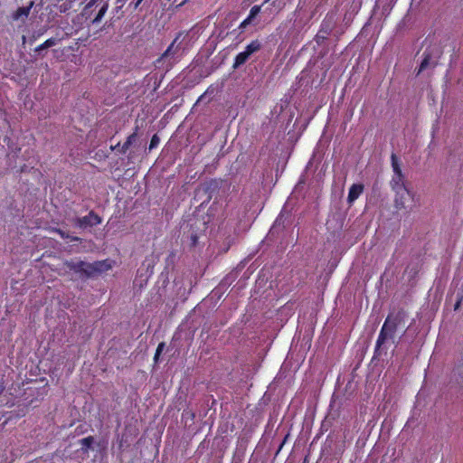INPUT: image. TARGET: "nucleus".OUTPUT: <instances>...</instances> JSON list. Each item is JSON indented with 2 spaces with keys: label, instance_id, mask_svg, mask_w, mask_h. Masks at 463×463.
<instances>
[{
  "label": "nucleus",
  "instance_id": "f257e3e1",
  "mask_svg": "<svg viewBox=\"0 0 463 463\" xmlns=\"http://www.w3.org/2000/svg\"><path fill=\"white\" fill-rule=\"evenodd\" d=\"M0 378V408L10 409L2 411V417H5L3 425L8 421L20 419L27 414L30 406L46 394V378Z\"/></svg>",
  "mask_w": 463,
  "mask_h": 463
},
{
  "label": "nucleus",
  "instance_id": "f03ea898",
  "mask_svg": "<svg viewBox=\"0 0 463 463\" xmlns=\"http://www.w3.org/2000/svg\"><path fill=\"white\" fill-rule=\"evenodd\" d=\"M65 266L75 272L81 279L94 278L109 270L112 266L109 260H97L88 263L83 260H70L65 261Z\"/></svg>",
  "mask_w": 463,
  "mask_h": 463
},
{
  "label": "nucleus",
  "instance_id": "7ed1b4c3",
  "mask_svg": "<svg viewBox=\"0 0 463 463\" xmlns=\"http://www.w3.org/2000/svg\"><path fill=\"white\" fill-rule=\"evenodd\" d=\"M400 320L397 317L388 316L378 335V350L387 341L394 343L397 326Z\"/></svg>",
  "mask_w": 463,
  "mask_h": 463
},
{
  "label": "nucleus",
  "instance_id": "20e7f679",
  "mask_svg": "<svg viewBox=\"0 0 463 463\" xmlns=\"http://www.w3.org/2000/svg\"><path fill=\"white\" fill-rule=\"evenodd\" d=\"M205 222H200L195 221L190 224V228L187 232H184V240L188 244L190 249L195 248L200 242V239L205 236Z\"/></svg>",
  "mask_w": 463,
  "mask_h": 463
},
{
  "label": "nucleus",
  "instance_id": "39448f33",
  "mask_svg": "<svg viewBox=\"0 0 463 463\" xmlns=\"http://www.w3.org/2000/svg\"><path fill=\"white\" fill-rule=\"evenodd\" d=\"M391 159H392V170H393V176L390 183L393 192L399 191V190H403V194H404L405 189H407V187L405 185V181H404L405 178L402 172L399 159L394 153L392 154Z\"/></svg>",
  "mask_w": 463,
  "mask_h": 463
},
{
  "label": "nucleus",
  "instance_id": "423d86ee",
  "mask_svg": "<svg viewBox=\"0 0 463 463\" xmlns=\"http://www.w3.org/2000/svg\"><path fill=\"white\" fill-rule=\"evenodd\" d=\"M101 222L102 218L94 211H90L87 215L76 218L74 221V225L80 229H86L88 227L97 226L100 224Z\"/></svg>",
  "mask_w": 463,
  "mask_h": 463
},
{
  "label": "nucleus",
  "instance_id": "0eeeda50",
  "mask_svg": "<svg viewBox=\"0 0 463 463\" xmlns=\"http://www.w3.org/2000/svg\"><path fill=\"white\" fill-rule=\"evenodd\" d=\"M240 365L243 373L254 374L258 372L260 363L254 356L249 355L240 360Z\"/></svg>",
  "mask_w": 463,
  "mask_h": 463
},
{
  "label": "nucleus",
  "instance_id": "6e6552de",
  "mask_svg": "<svg viewBox=\"0 0 463 463\" xmlns=\"http://www.w3.org/2000/svg\"><path fill=\"white\" fill-rule=\"evenodd\" d=\"M395 198L394 203L395 207L398 210L405 208V203L407 201L411 199V194L408 189H405V193L403 194V190L395 191Z\"/></svg>",
  "mask_w": 463,
  "mask_h": 463
},
{
  "label": "nucleus",
  "instance_id": "1a4fd4ad",
  "mask_svg": "<svg viewBox=\"0 0 463 463\" xmlns=\"http://www.w3.org/2000/svg\"><path fill=\"white\" fill-rule=\"evenodd\" d=\"M34 5L33 1H31L27 6L18 7L13 14L12 19L14 21L24 20L26 19Z\"/></svg>",
  "mask_w": 463,
  "mask_h": 463
},
{
  "label": "nucleus",
  "instance_id": "9d476101",
  "mask_svg": "<svg viewBox=\"0 0 463 463\" xmlns=\"http://www.w3.org/2000/svg\"><path fill=\"white\" fill-rule=\"evenodd\" d=\"M138 134V127L135 128L134 132L127 137V140L121 146L119 153L126 154L128 148L137 141Z\"/></svg>",
  "mask_w": 463,
  "mask_h": 463
},
{
  "label": "nucleus",
  "instance_id": "9b49d317",
  "mask_svg": "<svg viewBox=\"0 0 463 463\" xmlns=\"http://www.w3.org/2000/svg\"><path fill=\"white\" fill-rule=\"evenodd\" d=\"M362 192H363V185L353 184L349 189L348 201L350 203L354 202V200H356L359 197V195L361 194Z\"/></svg>",
  "mask_w": 463,
  "mask_h": 463
},
{
  "label": "nucleus",
  "instance_id": "f8f14e48",
  "mask_svg": "<svg viewBox=\"0 0 463 463\" xmlns=\"http://www.w3.org/2000/svg\"><path fill=\"white\" fill-rule=\"evenodd\" d=\"M262 47L261 43L259 40H253L251 41L246 47L244 52L248 54V56H250L251 54L259 52Z\"/></svg>",
  "mask_w": 463,
  "mask_h": 463
},
{
  "label": "nucleus",
  "instance_id": "ddd939ff",
  "mask_svg": "<svg viewBox=\"0 0 463 463\" xmlns=\"http://www.w3.org/2000/svg\"><path fill=\"white\" fill-rule=\"evenodd\" d=\"M249 58L250 56H248V54L244 51L239 52L234 58L232 68L238 69L239 67L243 65L249 60Z\"/></svg>",
  "mask_w": 463,
  "mask_h": 463
},
{
  "label": "nucleus",
  "instance_id": "4468645a",
  "mask_svg": "<svg viewBox=\"0 0 463 463\" xmlns=\"http://www.w3.org/2000/svg\"><path fill=\"white\" fill-rule=\"evenodd\" d=\"M79 443L81 445V451L83 453H88L90 449H92V445L94 443V438L92 436H88L79 440Z\"/></svg>",
  "mask_w": 463,
  "mask_h": 463
},
{
  "label": "nucleus",
  "instance_id": "2eb2a0df",
  "mask_svg": "<svg viewBox=\"0 0 463 463\" xmlns=\"http://www.w3.org/2000/svg\"><path fill=\"white\" fill-rule=\"evenodd\" d=\"M331 31L332 26L330 25V24H328L326 21H323L321 27L318 31V33L317 34V37L326 39L331 33Z\"/></svg>",
  "mask_w": 463,
  "mask_h": 463
},
{
  "label": "nucleus",
  "instance_id": "dca6fc26",
  "mask_svg": "<svg viewBox=\"0 0 463 463\" xmlns=\"http://www.w3.org/2000/svg\"><path fill=\"white\" fill-rule=\"evenodd\" d=\"M430 59H431V54L427 52V51H425L423 53V59L420 64V68L417 72L418 75L429 67Z\"/></svg>",
  "mask_w": 463,
  "mask_h": 463
},
{
  "label": "nucleus",
  "instance_id": "f3484780",
  "mask_svg": "<svg viewBox=\"0 0 463 463\" xmlns=\"http://www.w3.org/2000/svg\"><path fill=\"white\" fill-rule=\"evenodd\" d=\"M57 43V40L55 38H49L45 42H43L42 44L36 47L35 51L40 52L42 50L50 48L54 46Z\"/></svg>",
  "mask_w": 463,
  "mask_h": 463
},
{
  "label": "nucleus",
  "instance_id": "a211bd4d",
  "mask_svg": "<svg viewBox=\"0 0 463 463\" xmlns=\"http://www.w3.org/2000/svg\"><path fill=\"white\" fill-rule=\"evenodd\" d=\"M269 1V0H265L264 3L260 5H253L250 8V14L248 15L250 16L251 18L255 19L257 17V15L260 13L262 5L266 3H268Z\"/></svg>",
  "mask_w": 463,
  "mask_h": 463
},
{
  "label": "nucleus",
  "instance_id": "6ab92c4d",
  "mask_svg": "<svg viewBox=\"0 0 463 463\" xmlns=\"http://www.w3.org/2000/svg\"><path fill=\"white\" fill-rule=\"evenodd\" d=\"M165 342L159 343L156 347L155 355H154V361L156 364H157L159 362V357H160L161 354L165 351Z\"/></svg>",
  "mask_w": 463,
  "mask_h": 463
},
{
  "label": "nucleus",
  "instance_id": "aec40b11",
  "mask_svg": "<svg viewBox=\"0 0 463 463\" xmlns=\"http://www.w3.org/2000/svg\"><path fill=\"white\" fill-rule=\"evenodd\" d=\"M254 21L253 18L250 16H247L238 26V30L241 31V33H243L246 27Z\"/></svg>",
  "mask_w": 463,
  "mask_h": 463
},
{
  "label": "nucleus",
  "instance_id": "412c9836",
  "mask_svg": "<svg viewBox=\"0 0 463 463\" xmlns=\"http://www.w3.org/2000/svg\"><path fill=\"white\" fill-rule=\"evenodd\" d=\"M107 9H108V5H103L100 9L99 10L97 15L95 16V18L93 19V23H98L101 20V18L104 16V14H106L107 12Z\"/></svg>",
  "mask_w": 463,
  "mask_h": 463
},
{
  "label": "nucleus",
  "instance_id": "4be33fe9",
  "mask_svg": "<svg viewBox=\"0 0 463 463\" xmlns=\"http://www.w3.org/2000/svg\"><path fill=\"white\" fill-rule=\"evenodd\" d=\"M54 232L60 235L62 239H70L71 241H78L80 238L78 237H70L68 233L61 229H55Z\"/></svg>",
  "mask_w": 463,
  "mask_h": 463
},
{
  "label": "nucleus",
  "instance_id": "5701e85b",
  "mask_svg": "<svg viewBox=\"0 0 463 463\" xmlns=\"http://www.w3.org/2000/svg\"><path fill=\"white\" fill-rule=\"evenodd\" d=\"M159 142L160 138L157 134L153 135L149 143V150L156 148L159 145Z\"/></svg>",
  "mask_w": 463,
  "mask_h": 463
},
{
  "label": "nucleus",
  "instance_id": "b1692460",
  "mask_svg": "<svg viewBox=\"0 0 463 463\" xmlns=\"http://www.w3.org/2000/svg\"><path fill=\"white\" fill-rule=\"evenodd\" d=\"M175 41H176V39H175V41L167 47V49L163 53V57H167L170 55L171 50H172Z\"/></svg>",
  "mask_w": 463,
  "mask_h": 463
},
{
  "label": "nucleus",
  "instance_id": "393cba45",
  "mask_svg": "<svg viewBox=\"0 0 463 463\" xmlns=\"http://www.w3.org/2000/svg\"><path fill=\"white\" fill-rule=\"evenodd\" d=\"M461 302H462V297L458 298V299L454 305V310H458L460 307Z\"/></svg>",
  "mask_w": 463,
  "mask_h": 463
},
{
  "label": "nucleus",
  "instance_id": "a878e982",
  "mask_svg": "<svg viewBox=\"0 0 463 463\" xmlns=\"http://www.w3.org/2000/svg\"><path fill=\"white\" fill-rule=\"evenodd\" d=\"M120 147H121V146H120V143L118 142L117 145H115V146H110V149H111V150L118 149V151H119V150H120Z\"/></svg>",
  "mask_w": 463,
  "mask_h": 463
},
{
  "label": "nucleus",
  "instance_id": "bb28decb",
  "mask_svg": "<svg viewBox=\"0 0 463 463\" xmlns=\"http://www.w3.org/2000/svg\"><path fill=\"white\" fill-rule=\"evenodd\" d=\"M95 3H96V0H92L91 2H90L88 4L87 8L91 7Z\"/></svg>",
  "mask_w": 463,
  "mask_h": 463
},
{
  "label": "nucleus",
  "instance_id": "cd10ccee",
  "mask_svg": "<svg viewBox=\"0 0 463 463\" xmlns=\"http://www.w3.org/2000/svg\"><path fill=\"white\" fill-rule=\"evenodd\" d=\"M376 358V347L374 348V353H373V355L372 357V362H373V360Z\"/></svg>",
  "mask_w": 463,
  "mask_h": 463
},
{
  "label": "nucleus",
  "instance_id": "c85d7f7f",
  "mask_svg": "<svg viewBox=\"0 0 463 463\" xmlns=\"http://www.w3.org/2000/svg\"><path fill=\"white\" fill-rule=\"evenodd\" d=\"M122 447H123V442H122V440H120V442H119V449H122Z\"/></svg>",
  "mask_w": 463,
  "mask_h": 463
},
{
  "label": "nucleus",
  "instance_id": "c756f323",
  "mask_svg": "<svg viewBox=\"0 0 463 463\" xmlns=\"http://www.w3.org/2000/svg\"><path fill=\"white\" fill-rule=\"evenodd\" d=\"M141 2H142V0H137L136 5H138Z\"/></svg>",
  "mask_w": 463,
  "mask_h": 463
},
{
  "label": "nucleus",
  "instance_id": "7c9ffc66",
  "mask_svg": "<svg viewBox=\"0 0 463 463\" xmlns=\"http://www.w3.org/2000/svg\"><path fill=\"white\" fill-rule=\"evenodd\" d=\"M340 379H341L340 377H337V384L340 383Z\"/></svg>",
  "mask_w": 463,
  "mask_h": 463
}]
</instances>
